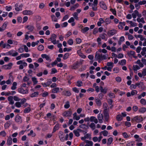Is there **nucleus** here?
<instances>
[{"label": "nucleus", "instance_id": "1", "mask_svg": "<svg viewBox=\"0 0 146 146\" xmlns=\"http://www.w3.org/2000/svg\"><path fill=\"white\" fill-rule=\"evenodd\" d=\"M143 120V118L141 115H137L131 119V122L132 123L134 122H136L138 123H140Z\"/></svg>", "mask_w": 146, "mask_h": 146}, {"label": "nucleus", "instance_id": "2", "mask_svg": "<svg viewBox=\"0 0 146 146\" xmlns=\"http://www.w3.org/2000/svg\"><path fill=\"white\" fill-rule=\"evenodd\" d=\"M21 100L20 102H18L15 103V105L16 107L18 108L21 107L22 105L26 102V99L25 98H23Z\"/></svg>", "mask_w": 146, "mask_h": 146}, {"label": "nucleus", "instance_id": "3", "mask_svg": "<svg viewBox=\"0 0 146 146\" xmlns=\"http://www.w3.org/2000/svg\"><path fill=\"white\" fill-rule=\"evenodd\" d=\"M13 64L11 62L9 63L8 64H5L2 66V68L4 70H7L11 69Z\"/></svg>", "mask_w": 146, "mask_h": 146}, {"label": "nucleus", "instance_id": "4", "mask_svg": "<svg viewBox=\"0 0 146 146\" xmlns=\"http://www.w3.org/2000/svg\"><path fill=\"white\" fill-rule=\"evenodd\" d=\"M7 56H12L15 57L18 55L17 52L13 50H11L7 52Z\"/></svg>", "mask_w": 146, "mask_h": 146}, {"label": "nucleus", "instance_id": "5", "mask_svg": "<svg viewBox=\"0 0 146 146\" xmlns=\"http://www.w3.org/2000/svg\"><path fill=\"white\" fill-rule=\"evenodd\" d=\"M0 46H1L3 48L7 49L10 48H11V46L9 44L5 43H4L3 41H1L0 42Z\"/></svg>", "mask_w": 146, "mask_h": 146}, {"label": "nucleus", "instance_id": "6", "mask_svg": "<svg viewBox=\"0 0 146 146\" xmlns=\"http://www.w3.org/2000/svg\"><path fill=\"white\" fill-rule=\"evenodd\" d=\"M18 91L19 93L23 94H27L29 93L28 90L27 89L24 90L23 88L21 87L18 89Z\"/></svg>", "mask_w": 146, "mask_h": 146}, {"label": "nucleus", "instance_id": "7", "mask_svg": "<svg viewBox=\"0 0 146 146\" xmlns=\"http://www.w3.org/2000/svg\"><path fill=\"white\" fill-rule=\"evenodd\" d=\"M95 60H98V62H100V61L102 60V54H99L98 52H96L95 56Z\"/></svg>", "mask_w": 146, "mask_h": 146}, {"label": "nucleus", "instance_id": "8", "mask_svg": "<svg viewBox=\"0 0 146 146\" xmlns=\"http://www.w3.org/2000/svg\"><path fill=\"white\" fill-rule=\"evenodd\" d=\"M72 113V111L70 110H68L64 111L62 113V115L65 117H70L71 116Z\"/></svg>", "mask_w": 146, "mask_h": 146}, {"label": "nucleus", "instance_id": "9", "mask_svg": "<svg viewBox=\"0 0 146 146\" xmlns=\"http://www.w3.org/2000/svg\"><path fill=\"white\" fill-rule=\"evenodd\" d=\"M56 35L54 34L51 35L50 38L51 42L54 44H55L57 43V41L56 39Z\"/></svg>", "mask_w": 146, "mask_h": 146}, {"label": "nucleus", "instance_id": "10", "mask_svg": "<svg viewBox=\"0 0 146 146\" xmlns=\"http://www.w3.org/2000/svg\"><path fill=\"white\" fill-rule=\"evenodd\" d=\"M136 85L139 88L142 90H145L146 88V87L144 85L143 83L140 82H139L136 83Z\"/></svg>", "mask_w": 146, "mask_h": 146}, {"label": "nucleus", "instance_id": "11", "mask_svg": "<svg viewBox=\"0 0 146 146\" xmlns=\"http://www.w3.org/2000/svg\"><path fill=\"white\" fill-rule=\"evenodd\" d=\"M23 5L22 4L19 5L18 4H16L15 6V9L17 11H19L22 10Z\"/></svg>", "mask_w": 146, "mask_h": 146}, {"label": "nucleus", "instance_id": "12", "mask_svg": "<svg viewBox=\"0 0 146 146\" xmlns=\"http://www.w3.org/2000/svg\"><path fill=\"white\" fill-rule=\"evenodd\" d=\"M107 66H108V71L111 72L114 66L113 62H108L107 63Z\"/></svg>", "mask_w": 146, "mask_h": 146}, {"label": "nucleus", "instance_id": "13", "mask_svg": "<svg viewBox=\"0 0 146 146\" xmlns=\"http://www.w3.org/2000/svg\"><path fill=\"white\" fill-rule=\"evenodd\" d=\"M41 57L43 58H45L46 60L49 62L52 61V60L50 58V56L46 54H43L41 55Z\"/></svg>", "mask_w": 146, "mask_h": 146}, {"label": "nucleus", "instance_id": "14", "mask_svg": "<svg viewBox=\"0 0 146 146\" xmlns=\"http://www.w3.org/2000/svg\"><path fill=\"white\" fill-rule=\"evenodd\" d=\"M138 75L140 78H142L143 76H146V68L143 69L142 73H138Z\"/></svg>", "mask_w": 146, "mask_h": 146}, {"label": "nucleus", "instance_id": "15", "mask_svg": "<svg viewBox=\"0 0 146 146\" xmlns=\"http://www.w3.org/2000/svg\"><path fill=\"white\" fill-rule=\"evenodd\" d=\"M116 33V31L115 29L110 30L108 31L107 35L108 36H111L115 34Z\"/></svg>", "mask_w": 146, "mask_h": 146}, {"label": "nucleus", "instance_id": "16", "mask_svg": "<svg viewBox=\"0 0 146 146\" xmlns=\"http://www.w3.org/2000/svg\"><path fill=\"white\" fill-rule=\"evenodd\" d=\"M100 5L101 8L104 10L107 9V7L105 3L103 1H100Z\"/></svg>", "mask_w": 146, "mask_h": 146}, {"label": "nucleus", "instance_id": "17", "mask_svg": "<svg viewBox=\"0 0 146 146\" xmlns=\"http://www.w3.org/2000/svg\"><path fill=\"white\" fill-rule=\"evenodd\" d=\"M82 130L80 129H77L74 130L73 131V132L74 135L76 137H79L80 135L79 133L82 132Z\"/></svg>", "mask_w": 146, "mask_h": 146}, {"label": "nucleus", "instance_id": "18", "mask_svg": "<svg viewBox=\"0 0 146 146\" xmlns=\"http://www.w3.org/2000/svg\"><path fill=\"white\" fill-rule=\"evenodd\" d=\"M22 13L24 15H31L33 14V12L31 10H25L23 11Z\"/></svg>", "mask_w": 146, "mask_h": 146}, {"label": "nucleus", "instance_id": "19", "mask_svg": "<svg viewBox=\"0 0 146 146\" xmlns=\"http://www.w3.org/2000/svg\"><path fill=\"white\" fill-rule=\"evenodd\" d=\"M58 136L61 141L63 142L64 141V134L63 132L60 131L58 133Z\"/></svg>", "mask_w": 146, "mask_h": 146}, {"label": "nucleus", "instance_id": "20", "mask_svg": "<svg viewBox=\"0 0 146 146\" xmlns=\"http://www.w3.org/2000/svg\"><path fill=\"white\" fill-rule=\"evenodd\" d=\"M15 120L17 122L19 123H21L22 122L21 117L19 115H17L16 116Z\"/></svg>", "mask_w": 146, "mask_h": 146}, {"label": "nucleus", "instance_id": "21", "mask_svg": "<svg viewBox=\"0 0 146 146\" xmlns=\"http://www.w3.org/2000/svg\"><path fill=\"white\" fill-rule=\"evenodd\" d=\"M8 100L9 102V104L11 105H13L14 103V101L13 100V97L10 96L8 97Z\"/></svg>", "mask_w": 146, "mask_h": 146}, {"label": "nucleus", "instance_id": "22", "mask_svg": "<svg viewBox=\"0 0 146 146\" xmlns=\"http://www.w3.org/2000/svg\"><path fill=\"white\" fill-rule=\"evenodd\" d=\"M17 65H21L23 64L25 67H26L27 66V63L25 62H24L23 60H20L17 61Z\"/></svg>", "mask_w": 146, "mask_h": 146}, {"label": "nucleus", "instance_id": "23", "mask_svg": "<svg viewBox=\"0 0 146 146\" xmlns=\"http://www.w3.org/2000/svg\"><path fill=\"white\" fill-rule=\"evenodd\" d=\"M99 21L97 23V25L98 27H100L102 26V23H104V20L102 18H99Z\"/></svg>", "mask_w": 146, "mask_h": 146}, {"label": "nucleus", "instance_id": "24", "mask_svg": "<svg viewBox=\"0 0 146 146\" xmlns=\"http://www.w3.org/2000/svg\"><path fill=\"white\" fill-rule=\"evenodd\" d=\"M63 94L66 96H70L71 94L69 90H64L62 92Z\"/></svg>", "mask_w": 146, "mask_h": 146}, {"label": "nucleus", "instance_id": "25", "mask_svg": "<svg viewBox=\"0 0 146 146\" xmlns=\"http://www.w3.org/2000/svg\"><path fill=\"white\" fill-rule=\"evenodd\" d=\"M126 22L130 24L131 27H136L137 25V23L135 22L132 21L127 20L126 21Z\"/></svg>", "mask_w": 146, "mask_h": 146}, {"label": "nucleus", "instance_id": "26", "mask_svg": "<svg viewBox=\"0 0 146 146\" xmlns=\"http://www.w3.org/2000/svg\"><path fill=\"white\" fill-rule=\"evenodd\" d=\"M84 141L86 143L85 146H92L93 145V143L91 141L86 140Z\"/></svg>", "mask_w": 146, "mask_h": 146}, {"label": "nucleus", "instance_id": "27", "mask_svg": "<svg viewBox=\"0 0 146 146\" xmlns=\"http://www.w3.org/2000/svg\"><path fill=\"white\" fill-rule=\"evenodd\" d=\"M98 118L99 123H101L103 122V116L102 114L99 113L98 115Z\"/></svg>", "mask_w": 146, "mask_h": 146}, {"label": "nucleus", "instance_id": "28", "mask_svg": "<svg viewBox=\"0 0 146 146\" xmlns=\"http://www.w3.org/2000/svg\"><path fill=\"white\" fill-rule=\"evenodd\" d=\"M141 54L143 56H144L145 57H146V47H143L142 49V51L141 52Z\"/></svg>", "mask_w": 146, "mask_h": 146}, {"label": "nucleus", "instance_id": "29", "mask_svg": "<svg viewBox=\"0 0 146 146\" xmlns=\"http://www.w3.org/2000/svg\"><path fill=\"white\" fill-rule=\"evenodd\" d=\"M95 101L97 106H100L101 105L102 102L100 99L98 98H95Z\"/></svg>", "mask_w": 146, "mask_h": 146}, {"label": "nucleus", "instance_id": "30", "mask_svg": "<svg viewBox=\"0 0 146 146\" xmlns=\"http://www.w3.org/2000/svg\"><path fill=\"white\" fill-rule=\"evenodd\" d=\"M135 73H137V70L140 69V67L137 65H133L132 68Z\"/></svg>", "mask_w": 146, "mask_h": 146}, {"label": "nucleus", "instance_id": "31", "mask_svg": "<svg viewBox=\"0 0 146 146\" xmlns=\"http://www.w3.org/2000/svg\"><path fill=\"white\" fill-rule=\"evenodd\" d=\"M12 139L10 136L8 137L7 140V145H11L12 144Z\"/></svg>", "mask_w": 146, "mask_h": 146}, {"label": "nucleus", "instance_id": "32", "mask_svg": "<svg viewBox=\"0 0 146 146\" xmlns=\"http://www.w3.org/2000/svg\"><path fill=\"white\" fill-rule=\"evenodd\" d=\"M90 136V135L88 133H87L85 135L84 137H81V139L82 140L85 141V139H88Z\"/></svg>", "mask_w": 146, "mask_h": 146}, {"label": "nucleus", "instance_id": "33", "mask_svg": "<svg viewBox=\"0 0 146 146\" xmlns=\"http://www.w3.org/2000/svg\"><path fill=\"white\" fill-rule=\"evenodd\" d=\"M104 114L105 120L107 121H108L109 118L108 111L104 112Z\"/></svg>", "mask_w": 146, "mask_h": 146}, {"label": "nucleus", "instance_id": "34", "mask_svg": "<svg viewBox=\"0 0 146 146\" xmlns=\"http://www.w3.org/2000/svg\"><path fill=\"white\" fill-rule=\"evenodd\" d=\"M73 119L76 120H79L80 118V117L79 116H77V114L76 112L74 113L73 115Z\"/></svg>", "mask_w": 146, "mask_h": 146}, {"label": "nucleus", "instance_id": "35", "mask_svg": "<svg viewBox=\"0 0 146 146\" xmlns=\"http://www.w3.org/2000/svg\"><path fill=\"white\" fill-rule=\"evenodd\" d=\"M146 111V108L145 107H142L139 108L138 110L139 113H145Z\"/></svg>", "mask_w": 146, "mask_h": 146}, {"label": "nucleus", "instance_id": "36", "mask_svg": "<svg viewBox=\"0 0 146 146\" xmlns=\"http://www.w3.org/2000/svg\"><path fill=\"white\" fill-rule=\"evenodd\" d=\"M17 82H14L12 84V86L11 88V89L12 90H15L17 88Z\"/></svg>", "mask_w": 146, "mask_h": 146}, {"label": "nucleus", "instance_id": "37", "mask_svg": "<svg viewBox=\"0 0 146 146\" xmlns=\"http://www.w3.org/2000/svg\"><path fill=\"white\" fill-rule=\"evenodd\" d=\"M11 121L7 122L4 125V127L5 129L8 128L11 125Z\"/></svg>", "mask_w": 146, "mask_h": 146}, {"label": "nucleus", "instance_id": "38", "mask_svg": "<svg viewBox=\"0 0 146 146\" xmlns=\"http://www.w3.org/2000/svg\"><path fill=\"white\" fill-rule=\"evenodd\" d=\"M100 90L101 92L103 93L104 94H106V93L107 91V88H105L104 89L103 88V87L102 86H100Z\"/></svg>", "mask_w": 146, "mask_h": 146}, {"label": "nucleus", "instance_id": "39", "mask_svg": "<svg viewBox=\"0 0 146 146\" xmlns=\"http://www.w3.org/2000/svg\"><path fill=\"white\" fill-rule=\"evenodd\" d=\"M60 91V88L58 87L55 88L52 90V92L54 93H57Z\"/></svg>", "mask_w": 146, "mask_h": 146}, {"label": "nucleus", "instance_id": "40", "mask_svg": "<svg viewBox=\"0 0 146 146\" xmlns=\"http://www.w3.org/2000/svg\"><path fill=\"white\" fill-rule=\"evenodd\" d=\"M126 63V61L125 59H122L119 62V64L121 66L125 65Z\"/></svg>", "mask_w": 146, "mask_h": 146}, {"label": "nucleus", "instance_id": "41", "mask_svg": "<svg viewBox=\"0 0 146 146\" xmlns=\"http://www.w3.org/2000/svg\"><path fill=\"white\" fill-rule=\"evenodd\" d=\"M122 135L123 137L125 139H127L129 138L130 137V135L128 134L125 132H123L122 133Z\"/></svg>", "mask_w": 146, "mask_h": 146}, {"label": "nucleus", "instance_id": "42", "mask_svg": "<svg viewBox=\"0 0 146 146\" xmlns=\"http://www.w3.org/2000/svg\"><path fill=\"white\" fill-rule=\"evenodd\" d=\"M79 6V5L78 3L76 4L73 6L71 7L70 10L71 11H74L75 9L78 8Z\"/></svg>", "mask_w": 146, "mask_h": 146}, {"label": "nucleus", "instance_id": "43", "mask_svg": "<svg viewBox=\"0 0 146 146\" xmlns=\"http://www.w3.org/2000/svg\"><path fill=\"white\" fill-rule=\"evenodd\" d=\"M135 145V141H129L127 142V143L126 145V146H134Z\"/></svg>", "mask_w": 146, "mask_h": 146}, {"label": "nucleus", "instance_id": "44", "mask_svg": "<svg viewBox=\"0 0 146 146\" xmlns=\"http://www.w3.org/2000/svg\"><path fill=\"white\" fill-rule=\"evenodd\" d=\"M108 132L106 130H104L101 131L100 133V135H101V134H102L104 136H107L108 135Z\"/></svg>", "mask_w": 146, "mask_h": 146}, {"label": "nucleus", "instance_id": "45", "mask_svg": "<svg viewBox=\"0 0 146 146\" xmlns=\"http://www.w3.org/2000/svg\"><path fill=\"white\" fill-rule=\"evenodd\" d=\"M72 15L75 19L76 20H78L79 17H78V14L77 13L74 12L72 14Z\"/></svg>", "mask_w": 146, "mask_h": 146}, {"label": "nucleus", "instance_id": "46", "mask_svg": "<svg viewBox=\"0 0 146 146\" xmlns=\"http://www.w3.org/2000/svg\"><path fill=\"white\" fill-rule=\"evenodd\" d=\"M138 11L137 10H135L134 13L132 14V16L134 19H135L136 18L137 15H138Z\"/></svg>", "mask_w": 146, "mask_h": 146}, {"label": "nucleus", "instance_id": "47", "mask_svg": "<svg viewBox=\"0 0 146 146\" xmlns=\"http://www.w3.org/2000/svg\"><path fill=\"white\" fill-rule=\"evenodd\" d=\"M103 106L104 109V112L108 111L107 109L108 105L106 103H104L103 105Z\"/></svg>", "mask_w": 146, "mask_h": 146}, {"label": "nucleus", "instance_id": "48", "mask_svg": "<svg viewBox=\"0 0 146 146\" xmlns=\"http://www.w3.org/2000/svg\"><path fill=\"white\" fill-rule=\"evenodd\" d=\"M113 139L112 138L110 137L109 138L108 140L107 145H109L112 143L113 141Z\"/></svg>", "mask_w": 146, "mask_h": 146}, {"label": "nucleus", "instance_id": "49", "mask_svg": "<svg viewBox=\"0 0 146 146\" xmlns=\"http://www.w3.org/2000/svg\"><path fill=\"white\" fill-rule=\"evenodd\" d=\"M125 40V38L123 36H121L120 37L119 40L118 42V44L120 45L121 44V42L124 41Z\"/></svg>", "mask_w": 146, "mask_h": 146}, {"label": "nucleus", "instance_id": "50", "mask_svg": "<svg viewBox=\"0 0 146 146\" xmlns=\"http://www.w3.org/2000/svg\"><path fill=\"white\" fill-rule=\"evenodd\" d=\"M22 58H28L30 56V54L28 53H23L21 54Z\"/></svg>", "mask_w": 146, "mask_h": 146}, {"label": "nucleus", "instance_id": "51", "mask_svg": "<svg viewBox=\"0 0 146 146\" xmlns=\"http://www.w3.org/2000/svg\"><path fill=\"white\" fill-rule=\"evenodd\" d=\"M28 136H31L32 137H34L36 135V134L34 133L33 131L31 130L30 131V133L27 134Z\"/></svg>", "mask_w": 146, "mask_h": 146}, {"label": "nucleus", "instance_id": "52", "mask_svg": "<svg viewBox=\"0 0 146 146\" xmlns=\"http://www.w3.org/2000/svg\"><path fill=\"white\" fill-rule=\"evenodd\" d=\"M89 28L88 27H85L81 29V32L83 33H85L89 30Z\"/></svg>", "mask_w": 146, "mask_h": 146}, {"label": "nucleus", "instance_id": "53", "mask_svg": "<svg viewBox=\"0 0 146 146\" xmlns=\"http://www.w3.org/2000/svg\"><path fill=\"white\" fill-rule=\"evenodd\" d=\"M7 24V23L6 22H5L3 23V24L1 26V27L3 31H4L6 29Z\"/></svg>", "mask_w": 146, "mask_h": 146}, {"label": "nucleus", "instance_id": "54", "mask_svg": "<svg viewBox=\"0 0 146 146\" xmlns=\"http://www.w3.org/2000/svg\"><path fill=\"white\" fill-rule=\"evenodd\" d=\"M31 79L33 82V85H35L38 83V81L37 80V78L35 77H32Z\"/></svg>", "mask_w": 146, "mask_h": 146}, {"label": "nucleus", "instance_id": "55", "mask_svg": "<svg viewBox=\"0 0 146 146\" xmlns=\"http://www.w3.org/2000/svg\"><path fill=\"white\" fill-rule=\"evenodd\" d=\"M137 20L138 23L141 22L143 23H145L143 18H137Z\"/></svg>", "mask_w": 146, "mask_h": 146}, {"label": "nucleus", "instance_id": "56", "mask_svg": "<svg viewBox=\"0 0 146 146\" xmlns=\"http://www.w3.org/2000/svg\"><path fill=\"white\" fill-rule=\"evenodd\" d=\"M59 124H56L52 132L54 133L57 130H58L59 129Z\"/></svg>", "mask_w": 146, "mask_h": 146}, {"label": "nucleus", "instance_id": "57", "mask_svg": "<svg viewBox=\"0 0 146 146\" xmlns=\"http://www.w3.org/2000/svg\"><path fill=\"white\" fill-rule=\"evenodd\" d=\"M111 22V21L109 18H106L104 20V23H105L106 24V25L110 24Z\"/></svg>", "mask_w": 146, "mask_h": 146}, {"label": "nucleus", "instance_id": "58", "mask_svg": "<svg viewBox=\"0 0 146 146\" xmlns=\"http://www.w3.org/2000/svg\"><path fill=\"white\" fill-rule=\"evenodd\" d=\"M70 106V103L68 101H66L64 106V107L66 109H68L69 108Z\"/></svg>", "mask_w": 146, "mask_h": 146}, {"label": "nucleus", "instance_id": "59", "mask_svg": "<svg viewBox=\"0 0 146 146\" xmlns=\"http://www.w3.org/2000/svg\"><path fill=\"white\" fill-rule=\"evenodd\" d=\"M31 111V108L30 107H28L25 108L24 111L25 113H27Z\"/></svg>", "mask_w": 146, "mask_h": 146}, {"label": "nucleus", "instance_id": "60", "mask_svg": "<svg viewBox=\"0 0 146 146\" xmlns=\"http://www.w3.org/2000/svg\"><path fill=\"white\" fill-rule=\"evenodd\" d=\"M70 54L68 53H65L63 56V59L64 60H66L69 58L70 56Z\"/></svg>", "mask_w": 146, "mask_h": 146}, {"label": "nucleus", "instance_id": "61", "mask_svg": "<svg viewBox=\"0 0 146 146\" xmlns=\"http://www.w3.org/2000/svg\"><path fill=\"white\" fill-rule=\"evenodd\" d=\"M38 94V92H35L31 94V97L32 98L37 96Z\"/></svg>", "mask_w": 146, "mask_h": 146}, {"label": "nucleus", "instance_id": "62", "mask_svg": "<svg viewBox=\"0 0 146 146\" xmlns=\"http://www.w3.org/2000/svg\"><path fill=\"white\" fill-rule=\"evenodd\" d=\"M52 21H53L57 22L58 21V19L56 18L55 15H52L51 16Z\"/></svg>", "mask_w": 146, "mask_h": 146}, {"label": "nucleus", "instance_id": "63", "mask_svg": "<svg viewBox=\"0 0 146 146\" xmlns=\"http://www.w3.org/2000/svg\"><path fill=\"white\" fill-rule=\"evenodd\" d=\"M123 119L122 116L120 115H118L116 116V119L118 121H120Z\"/></svg>", "mask_w": 146, "mask_h": 146}, {"label": "nucleus", "instance_id": "64", "mask_svg": "<svg viewBox=\"0 0 146 146\" xmlns=\"http://www.w3.org/2000/svg\"><path fill=\"white\" fill-rule=\"evenodd\" d=\"M89 127L92 130H94L95 128V125L93 123H92L89 125Z\"/></svg>", "mask_w": 146, "mask_h": 146}]
</instances>
